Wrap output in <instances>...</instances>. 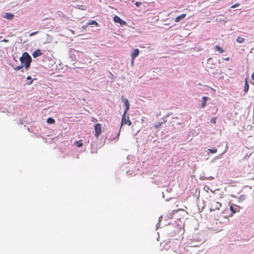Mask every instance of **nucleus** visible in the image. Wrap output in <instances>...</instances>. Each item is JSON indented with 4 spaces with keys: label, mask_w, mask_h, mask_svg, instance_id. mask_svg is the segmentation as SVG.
<instances>
[{
    "label": "nucleus",
    "mask_w": 254,
    "mask_h": 254,
    "mask_svg": "<svg viewBox=\"0 0 254 254\" xmlns=\"http://www.w3.org/2000/svg\"><path fill=\"white\" fill-rule=\"evenodd\" d=\"M20 61L22 64H24L26 69H27L30 66V63L32 61V59L30 56L27 52L23 53L22 56L19 59Z\"/></svg>",
    "instance_id": "nucleus-1"
},
{
    "label": "nucleus",
    "mask_w": 254,
    "mask_h": 254,
    "mask_svg": "<svg viewBox=\"0 0 254 254\" xmlns=\"http://www.w3.org/2000/svg\"><path fill=\"white\" fill-rule=\"evenodd\" d=\"M127 112H124L123 115L122 116L121 128L124 125H127L129 126L131 125V122L129 120L128 116H126Z\"/></svg>",
    "instance_id": "nucleus-2"
},
{
    "label": "nucleus",
    "mask_w": 254,
    "mask_h": 254,
    "mask_svg": "<svg viewBox=\"0 0 254 254\" xmlns=\"http://www.w3.org/2000/svg\"><path fill=\"white\" fill-rule=\"evenodd\" d=\"M95 128V136L98 137L102 132V126L101 124H97L94 126Z\"/></svg>",
    "instance_id": "nucleus-3"
},
{
    "label": "nucleus",
    "mask_w": 254,
    "mask_h": 254,
    "mask_svg": "<svg viewBox=\"0 0 254 254\" xmlns=\"http://www.w3.org/2000/svg\"><path fill=\"white\" fill-rule=\"evenodd\" d=\"M221 206V203L216 201L215 200L212 201L210 203V210H215L216 209H219Z\"/></svg>",
    "instance_id": "nucleus-4"
},
{
    "label": "nucleus",
    "mask_w": 254,
    "mask_h": 254,
    "mask_svg": "<svg viewBox=\"0 0 254 254\" xmlns=\"http://www.w3.org/2000/svg\"><path fill=\"white\" fill-rule=\"evenodd\" d=\"M114 21L116 23H120L121 26L125 25L127 24V22L121 19L118 16H115L114 17Z\"/></svg>",
    "instance_id": "nucleus-5"
},
{
    "label": "nucleus",
    "mask_w": 254,
    "mask_h": 254,
    "mask_svg": "<svg viewBox=\"0 0 254 254\" xmlns=\"http://www.w3.org/2000/svg\"><path fill=\"white\" fill-rule=\"evenodd\" d=\"M139 51L138 49H135L133 50L131 54V63L133 64L134 59L139 55Z\"/></svg>",
    "instance_id": "nucleus-6"
},
{
    "label": "nucleus",
    "mask_w": 254,
    "mask_h": 254,
    "mask_svg": "<svg viewBox=\"0 0 254 254\" xmlns=\"http://www.w3.org/2000/svg\"><path fill=\"white\" fill-rule=\"evenodd\" d=\"M122 101L124 102L126 107L125 112H127L129 109V104L128 100L127 99L124 98L123 96H122Z\"/></svg>",
    "instance_id": "nucleus-7"
},
{
    "label": "nucleus",
    "mask_w": 254,
    "mask_h": 254,
    "mask_svg": "<svg viewBox=\"0 0 254 254\" xmlns=\"http://www.w3.org/2000/svg\"><path fill=\"white\" fill-rule=\"evenodd\" d=\"M239 209L238 206L235 204L231 205L230 207V210L232 212L233 214L239 211Z\"/></svg>",
    "instance_id": "nucleus-8"
},
{
    "label": "nucleus",
    "mask_w": 254,
    "mask_h": 254,
    "mask_svg": "<svg viewBox=\"0 0 254 254\" xmlns=\"http://www.w3.org/2000/svg\"><path fill=\"white\" fill-rule=\"evenodd\" d=\"M42 54L43 53L41 52V51L40 49H38L33 53L32 56L34 58H37L39 56H41Z\"/></svg>",
    "instance_id": "nucleus-9"
},
{
    "label": "nucleus",
    "mask_w": 254,
    "mask_h": 254,
    "mask_svg": "<svg viewBox=\"0 0 254 254\" xmlns=\"http://www.w3.org/2000/svg\"><path fill=\"white\" fill-rule=\"evenodd\" d=\"M249 83L247 81V79L246 78L245 81V86H244V92L245 93L248 92V91H249Z\"/></svg>",
    "instance_id": "nucleus-10"
},
{
    "label": "nucleus",
    "mask_w": 254,
    "mask_h": 254,
    "mask_svg": "<svg viewBox=\"0 0 254 254\" xmlns=\"http://www.w3.org/2000/svg\"><path fill=\"white\" fill-rule=\"evenodd\" d=\"M208 98L206 96H204L202 98L203 102L201 104V108H203L205 107L206 105V102L208 100Z\"/></svg>",
    "instance_id": "nucleus-11"
},
{
    "label": "nucleus",
    "mask_w": 254,
    "mask_h": 254,
    "mask_svg": "<svg viewBox=\"0 0 254 254\" xmlns=\"http://www.w3.org/2000/svg\"><path fill=\"white\" fill-rule=\"evenodd\" d=\"M186 16V14H182L178 16H177L175 19V21L177 22H179L181 20L184 19Z\"/></svg>",
    "instance_id": "nucleus-12"
},
{
    "label": "nucleus",
    "mask_w": 254,
    "mask_h": 254,
    "mask_svg": "<svg viewBox=\"0 0 254 254\" xmlns=\"http://www.w3.org/2000/svg\"><path fill=\"white\" fill-rule=\"evenodd\" d=\"M5 18H7V19H11L13 17V15L9 12H6L5 13V16H4Z\"/></svg>",
    "instance_id": "nucleus-13"
},
{
    "label": "nucleus",
    "mask_w": 254,
    "mask_h": 254,
    "mask_svg": "<svg viewBox=\"0 0 254 254\" xmlns=\"http://www.w3.org/2000/svg\"><path fill=\"white\" fill-rule=\"evenodd\" d=\"M47 122L50 124H54L55 123V120L52 118H48L47 120Z\"/></svg>",
    "instance_id": "nucleus-14"
},
{
    "label": "nucleus",
    "mask_w": 254,
    "mask_h": 254,
    "mask_svg": "<svg viewBox=\"0 0 254 254\" xmlns=\"http://www.w3.org/2000/svg\"><path fill=\"white\" fill-rule=\"evenodd\" d=\"M75 7L82 10H85L86 9V7L83 5H77Z\"/></svg>",
    "instance_id": "nucleus-15"
},
{
    "label": "nucleus",
    "mask_w": 254,
    "mask_h": 254,
    "mask_svg": "<svg viewBox=\"0 0 254 254\" xmlns=\"http://www.w3.org/2000/svg\"><path fill=\"white\" fill-rule=\"evenodd\" d=\"M215 49L216 51L219 52V53H222L224 52V51L222 50V49L221 47H220L219 46L216 45L215 47Z\"/></svg>",
    "instance_id": "nucleus-16"
},
{
    "label": "nucleus",
    "mask_w": 254,
    "mask_h": 254,
    "mask_svg": "<svg viewBox=\"0 0 254 254\" xmlns=\"http://www.w3.org/2000/svg\"><path fill=\"white\" fill-rule=\"evenodd\" d=\"M88 25H96V26H98V23L95 20H91V21H90L88 24Z\"/></svg>",
    "instance_id": "nucleus-17"
},
{
    "label": "nucleus",
    "mask_w": 254,
    "mask_h": 254,
    "mask_svg": "<svg viewBox=\"0 0 254 254\" xmlns=\"http://www.w3.org/2000/svg\"><path fill=\"white\" fill-rule=\"evenodd\" d=\"M236 41L239 43H243L244 42L245 39L242 38V37H238L237 38Z\"/></svg>",
    "instance_id": "nucleus-18"
},
{
    "label": "nucleus",
    "mask_w": 254,
    "mask_h": 254,
    "mask_svg": "<svg viewBox=\"0 0 254 254\" xmlns=\"http://www.w3.org/2000/svg\"><path fill=\"white\" fill-rule=\"evenodd\" d=\"M27 80H30L29 81H28V82H27V84H28V85H30V84H31L32 83V82H33V80H31V76H28L27 77Z\"/></svg>",
    "instance_id": "nucleus-19"
},
{
    "label": "nucleus",
    "mask_w": 254,
    "mask_h": 254,
    "mask_svg": "<svg viewBox=\"0 0 254 254\" xmlns=\"http://www.w3.org/2000/svg\"><path fill=\"white\" fill-rule=\"evenodd\" d=\"M208 151L211 153H215L217 152V149L216 148H212V149H208Z\"/></svg>",
    "instance_id": "nucleus-20"
},
{
    "label": "nucleus",
    "mask_w": 254,
    "mask_h": 254,
    "mask_svg": "<svg viewBox=\"0 0 254 254\" xmlns=\"http://www.w3.org/2000/svg\"><path fill=\"white\" fill-rule=\"evenodd\" d=\"M76 144L77 145V146L78 147H80L82 146V145H83V144L81 142V140L76 141Z\"/></svg>",
    "instance_id": "nucleus-21"
},
{
    "label": "nucleus",
    "mask_w": 254,
    "mask_h": 254,
    "mask_svg": "<svg viewBox=\"0 0 254 254\" xmlns=\"http://www.w3.org/2000/svg\"><path fill=\"white\" fill-rule=\"evenodd\" d=\"M22 67H23L22 65H18V66H16V67H14V69L15 70H20V69H21Z\"/></svg>",
    "instance_id": "nucleus-22"
},
{
    "label": "nucleus",
    "mask_w": 254,
    "mask_h": 254,
    "mask_svg": "<svg viewBox=\"0 0 254 254\" xmlns=\"http://www.w3.org/2000/svg\"><path fill=\"white\" fill-rule=\"evenodd\" d=\"M211 123L215 124L216 123V118L213 117L211 119Z\"/></svg>",
    "instance_id": "nucleus-23"
},
{
    "label": "nucleus",
    "mask_w": 254,
    "mask_h": 254,
    "mask_svg": "<svg viewBox=\"0 0 254 254\" xmlns=\"http://www.w3.org/2000/svg\"><path fill=\"white\" fill-rule=\"evenodd\" d=\"M239 5H240V4H239V3H235V4H234L232 5L231 6V8H235V7H238V6H239Z\"/></svg>",
    "instance_id": "nucleus-24"
},
{
    "label": "nucleus",
    "mask_w": 254,
    "mask_h": 254,
    "mask_svg": "<svg viewBox=\"0 0 254 254\" xmlns=\"http://www.w3.org/2000/svg\"><path fill=\"white\" fill-rule=\"evenodd\" d=\"M38 32H39L38 31H35V32H32V33H30L29 36L30 37L33 36L35 35V34H37Z\"/></svg>",
    "instance_id": "nucleus-25"
},
{
    "label": "nucleus",
    "mask_w": 254,
    "mask_h": 254,
    "mask_svg": "<svg viewBox=\"0 0 254 254\" xmlns=\"http://www.w3.org/2000/svg\"><path fill=\"white\" fill-rule=\"evenodd\" d=\"M135 4L137 7H139L141 4V2L136 1V2H135Z\"/></svg>",
    "instance_id": "nucleus-26"
},
{
    "label": "nucleus",
    "mask_w": 254,
    "mask_h": 254,
    "mask_svg": "<svg viewBox=\"0 0 254 254\" xmlns=\"http://www.w3.org/2000/svg\"><path fill=\"white\" fill-rule=\"evenodd\" d=\"M9 41L7 39H4L3 40H2V42H8Z\"/></svg>",
    "instance_id": "nucleus-27"
},
{
    "label": "nucleus",
    "mask_w": 254,
    "mask_h": 254,
    "mask_svg": "<svg viewBox=\"0 0 254 254\" xmlns=\"http://www.w3.org/2000/svg\"><path fill=\"white\" fill-rule=\"evenodd\" d=\"M252 78L254 81V73H253L252 75Z\"/></svg>",
    "instance_id": "nucleus-28"
},
{
    "label": "nucleus",
    "mask_w": 254,
    "mask_h": 254,
    "mask_svg": "<svg viewBox=\"0 0 254 254\" xmlns=\"http://www.w3.org/2000/svg\"><path fill=\"white\" fill-rule=\"evenodd\" d=\"M211 59H211V58H209L208 59L207 61H208V62H209V61H210L211 60Z\"/></svg>",
    "instance_id": "nucleus-29"
},
{
    "label": "nucleus",
    "mask_w": 254,
    "mask_h": 254,
    "mask_svg": "<svg viewBox=\"0 0 254 254\" xmlns=\"http://www.w3.org/2000/svg\"><path fill=\"white\" fill-rule=\"evenodd\" d=\"M229 58H228L226 59V60H229Z\"/></svg>",
    "instance_id": "nucleus-30"
}]
</instances>
